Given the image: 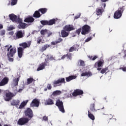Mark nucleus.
Wrapping results in <instances>:
<instances>
[{"instance_id": "nucleus-1", "label": "nucleus", "mask_w": 126, "mask_h": 126, "mask_svg": "<svg viewBox=\"0 0 126 126\" xmlns=\"http://www.w3.org/2000/svg\"><path fill=\"white\" fill-rule=\"evenodd\" d=\"M4 50L7 51V56L8 58L9 62H13V56L16 53V48L15 47H12V45H6L4 46Z\"/></svg>"}, {"instance_id": "nucleus-2", "label": "nucleus", "mask_w": 126, "mask_h": 126, "mask_svg": "<svg viewBox=\"0 0 126 126\" xmlns=\"http://www.w3.org/2000/svg\"><path fill=\"white\" fill-rule=\"evenodd\" d=\"M124 10H125V6H123L122 7L119 8L118 10H117L114 14V18L116 19H119V18H121V17H122L123 12H124Z\"/></svg>"}, {"instance_id": "nucleus-3", "label": "nucleus", "mask_w": 126, "mask_h": 126, "mask_svg": "<svg viewBox=\"0 0 126 126\" xmlns=\"http://www.w3.org/2000/svg\"><path fill=\"white\" fill-rule=\"evenodd\" d=\"M56 105L58 107V109L61 113L64 114L65 111H64V108L63 107V102L60 99H58L56 101Z\"/></svg>"}, {"instance_id": "nucleus-4", "label": "nucleus", "mask_w": 126, "mask_h": 126, "mask_svg": "<svg viewBox=\"0 0 126 126\" xmlns=\"http://www.w3.org/2000/svg\"><path fill=\"white\" fill-rule=\"evenodd\" d=\"M65 79L64 78H59L57 80H55L53 81V85L54 87H57V86H61L62 83H65Z\"/></svg>"}, {"instance_id": "nucleus-5", "label": "nucleus", "mask_w": 126, "mask_h": 126, "mask_svg": "<svg viewBox=\"0 0 126 126\" xmlns=\"http://www.w3.org/2000/svg\"><path fill=\"white\" fill-rule=\"evenodd\" d=\"M91 30V29L90 26L87 25H84L82 27L81 34L82 35H86V34H88V33H89Z\"/></svg>"}, {"instance_id": "nucleus-6", "label": "nucleus", "mask_w": 126, "mask_h": 126, "mask_svg": "<svg viewBox=\"0 0 126 126\" xmlns=\"http://www.w3.org/2000/svg\"><path fill=\"white\" fill-rule=\"evenodd\" d=\"M16 36L12 37V40H16V39H20L24 37V32L22 31H19L16 33Z\"/></svg>"}, {"instance_id": "nucleus-7", "label": "nucleus", "mask_w": 126, "mask_h": 126, "mask_svg": "<svg viewBox=\"0 0 126 126\" xmlns=\"http://www.w3.org/2000/svg\"><path fill=\"white\" fill-rule=\"evenodd\" d=\"M29 121V119L23 117L19 119L17 124L19 126H24V125L27 124Z\"/></svg>"}, {"instance_id": "nucleus-8", "label": "nucleus", "mask_w": 126, "mask_h": 126, "mask_svg": "<svg viewBox=\"0 0 126 126\" xmlns=\"http://www.w3.org/2000/svg\"><path fill=\"white\" fill-rule=\"evenodd\" d=\"M9 17L13 22H21L22 21L21 19L17 18V16L14 14H9Z\"/></svg>"}, {"instance_id": "nucleus-9", "label": "nucleus", "mask_w": 126, "mask_h": 126, "mask_svg": "<svg viewBox=\"0 0 126 126\" xmlns=\"http://www.w3.org/2000/svg\"><path fill=\"white\" fill-rule=\"evenodd\" d=\"M25 115L26 117H28L30 119H32L34 116L33 114V111L30 108H28L25 111Z\"/></svg>"}, {"instance_id": "nucleus-10", "label": "nucleus", "mask_w": 126, "mask_h": 126, "mask_svg": "<svg viewBox=\"0 0 126 126\" xmlns=\"http://www.w3.org/2000/svg\"><path fill=\"white\" fill-rule=\"evenodd\" d=\"M103 7L104 8L106 7V4L105 3H102L101 4V7L97 8L96 10V14L97 15V16L101 15L102 13H103Z\"/></svg>"}, {"instance_id": "nucleus-11", "label": "nucleus", "mask_w": 126, "mask_h": 126, "mask_svg": "<svg viewBox=\"0 0 126 126\" xmlns=\"http://www.w3.org/2000/svg\"><path fill=\"white\" fill-rule=\"evenodd\" d=\"M103 66V62L102 61H98L94 65V67L97 68V70H101L102 67Z\"/></svg>"}, {"instance_id": "nucleus-12", "label": "nucleus", "mask_w": 126, "mask_h": 126, "mask_svg": "<svg viewBox=\"0 0 126 126\" xmlns=\"http://www.w3.org/2000/svg\"><path fill=\"white\" fill-rule=\"evenodd\" d=\"M40 105V101L37 99H34L31 103V107H38Z\"/></svg>"}, {"instance_id": "nucleus-13", "label": "nucleus", "mask_w": 126, "mask_h": 126, "mask_svg": "<svg viewBox=\"0 0 126 126\" xmlns=\"http://www.w3.org/2000/svg\"><path fill=\"white\" fill-rule=\"evenodd\" d=\"M20 104V100L17 99V100H12L11 102V104L12 106H15L17 109H18L19 107V105Z\"/></svg>"}, {"instance_id": "nucleus-14", "label": "nucleus", "mask_w": 126, "mask_h": 126, "mask_svg": "<svg viewBox=\"0 0 126 126\" xmlns=\"http://www.w3.org/2000/svg\"><path fill=\"white\" fill-rule=\"evenodd\" d=\"M31 45V41H28V43L23 42L22 43H20L19 46L20 47H22L23 49H26V48H29Z\"/></svg>"}, {"instance_id": "nucleus-15", "label": "nucleus", "mask_w": 126, "mask_h": 126, "mask_svg": "<svg viewBox=\"0 0 126 126\" xmlns=\"http://www.w3.org/2000/svg\"><path fill=\"white\" fill-rule=\"evenodd\" d=\"M13 96H14L13 95V94L11 93H6L5 94L6 97L5 98V101H10V100H11Z\"/></svg>"}, {"instance_id": "nucleus-16", "label": "nucleus", "mask_w": 126, "mask_h": 126, "mask_svg": "<svg viewBox=\"0 0 126 126\" xmlns=\"http://www.w3.org/2000/svg\"><path fill=\"white\" fill-rule=\"evenodd\" d=\"M19 77L15 78L13 80V82L11 84V87L13 88V87H15V86H17L18 85V82L19 81Z\"/></svg>"}, {"instance_id": "nucleus-17", "label": "nucleus", "mask_w": 126, "mask_h": 126, "mask_svg": "<svg viewBox=\"0 0 126 126\" xmlns=\"http://www.w3.org/2000/svg\"><path fill=\"white\" fill-rule=\"evenodd\" d=\"M83 94V91L81 90H76L73 93L72 95L73 96H76L77 95H82Z\"/></svg>"}, {"instance_id": "nucleus-18", "label": "nucleus", "mask_w": 126, "mask_h": 126, "mask_svg": "<svg viewBox=\"0 0 126 126\" xmlns=\"http://www.w3.org/2000/svg\"><path fill=\"white\" fill-rule=\"evenodd\" d=\"M8 83V78H4L0 82V86H4Z\"/></svg>"}, {"instance_id": "nucleus-19", "label": "nucleus", "mask_w": 126, "mask_h": 126, "mask_svg": "<svg viewBox=\"0 0 126 126\" xmlns=\"http://www.w3.org/2000/svg\"><path fill=\"white\" fill-rule=\"evenodd\" d=\"M45 66H47V63H43L40 64V65L37 69V71H40V70H43V69L45 68Z\"/></svg>"}, {"instance_id": "nucleus-20", "label": "nucleus", "mask_w": 126, "mask_h": 126, "mask_svg": "<svg viewBox=\"0 0 126 126\" xmlns=\"http://www.w3.org/2000/svg\"><path fill=\"white\" fill-rule=\"evenodd\" d=\"M23 55V48L19 47L18 48V56L19 58H22Z\"/></svg>"}, {"instance_id": "nucleus-21", "label": "nucleus", "mask_w": 126, "mask_h": 126, "mask_svg": "<svg viewBox=\"0 0 126 126\" xmlns=\"http://www.w3.org/2000/svg\"><path fill=\"white\" fill-rule=\"evenodd\" d=\"M81 76H87V77H90V76H92V73L90 71H86L83 72L81 75Z\"/></svg>"}, {"instance_id": "nucleus-22", "label": "nucleus", "mask_w": 126, "mask_h": 126, "mask_svg": "<svg viewBox=\"0 0 126 126\" xmlns=\"http://www.w3.org/2000/svg\"><path fill=\"white\" fill-rule=\"evenodd\" d=\"M29 100H26L25 101H23L20 105H19L18 109H22L24 108L25 106H26L27 105V103L29 102Z\"/></svg>"}, {"instance_id": "nucleus-23", "label": "nucleus", "mask_w": 126, "mask_h": 126, "mask_svg": "<svg viewBox=\"0 0 126 126\" xmlns=\"http://www.w3.org/2000/svg\"><path fill=\"white\" fill-rule=\"evenodd\" d=\"M58 20H59V19H58V18H56L48 21V26H51V25H54V24H56V21H58Z\"/></svg>"}, {"instance_id": "nucleus-24", "label": "nucleus", "mask_w": 126, "mask_h": 126, "mask_svg": "<svg viewBox=\"0 0 126 126\" xmlns=\"http://www.w3.org/2000/svg\"><path fill=\"white\" fill-rule=\"evenodd\" d=\"M21 22H18L19 25V28L20 29H24V28H25V27H26V25H27V24L24 23H22V19H21Z\"/></svg>"}, {"instance_id": "nucleus-25", "label": "nucleus", "mask_w": 126, "mask_h": 126, "mask_svg": "<svg viewBox=\"0 0 126 126\" xmlns=\"http://www.w3.org/2000/svg\"><path fill=\"white\" fill-rule=\"evenodd\" d=\"M34 20H35V19H34L32 17H30L26 18L24 20L25 22H28L30 23H32V22H34Z\"/></svg>"}, {"instance_id": "nucleus-26", "label": "nucleus", "mask_w": 126, "mask_h": 126, "mask_svg": "<svg viewBox=\"0 0 126 126\" xmlns=\"http://www.w3.org/2000/svg\"><path fill=\"white\" fill-rule=\"evenodd\" d=\"M66 31L63 30L61 32L62 37L63 38H65V37H67V36H68V33Z\"/></svg>"}, {"instance_id": "nucleus-27", "label": "nucleus", "mask_w": 126, "mask_h": 126, "mask_svg": "<svg viewBox=\"0 0 126 126\" xmlns=\"http://www.w3.org/2000/svg\"><path fill=\"white\" fill-rule=\"evenodd\" d=\"M76 78V76L74 75L69 76L68 77L66 78V81L67 82H69V81L72 80L73 79H75Z\"/></svg>"}, {"instance_id": "nucleus-28", "label": "nucleus", "mask_w": 126, "mask_h": 126, "mask_svg": "<svg viewBox=\"0 0 126 126\" xmlns=\"http://www.w3.org/2000/svg\"><path fill=\"white\" fill-rule=\"evenodd\" d=\"M64 30L67 32L71 31V30H73V28L70 26V25L65 26L64 28Z\"/></svg>"}, {"instance_id": "nucleus-29", "label": "nucleus", "mask_w": 126, "mask_h": 126, "mask_svg": "<svg viewBox=\"0 0 126 126\" xmlns=\"http://www.w3.org/2000/svg\"><path fill=\"white\" fill-rule=\"evenodd\" d=\"M50 45L48 44H45L43 45L41 48H40V52H44V51H46L48 48H50Z\"/></svg>"}, {"instance_id": "nucleus-30", "label": "nucleus", "mask_w": 126, "mask_h": 126, "mask_svg": "<svg viewBox=\"0 0 126 126\" xmlns=\"http://www.w3.org/2000/svg\"><path fill=\"white\" fill-rule=\"evenodd\" d=\"M46 105H54V100L51 98L46 99Z\"/></svg>"}, {"instance_id": "nucleus-31", "label": "nucleus", "mask_w": 126, "mask_h": 126, "mask_svg": "<svg viewBox=\"0 0 126 126\" xmlns=\"http://www.w3.org/2000/svg\"><path fill=\"white\" fill-rule=\"evenodd\" d=\"M33 17L39 18V17H41V14H40V12L39 11H36L33 14Z\"/></svg>"}, {"instance_id": "nucleus-32", "label": "nucleus", "mask_w": 126, "mask_h": 126, "mask_svg": "<svg viewBox=\"0 0 126 126\" xmlns=\"http://www.w3.org/2000/svg\"><path fill=\"white\" fill-rule=\"evenodd\" d=\"M61 94H62V92L59 90L55 91L52 93L53 96H58L61 95Z\"/></svg>"}, {"instance_id": "nucleus-33", "label": "nucleus", "mask_w": 126, "mask_h": 126, "mask_svg": "<svg viewBox=\"0 0 126 126\" xmlns=\"http://www.w3.org/2000/svg\"><path fill=\"white\" fill-rule=\"evenodd\" d=\"M33 81H34V79L32 78H29L27 80L26 85H29V84H31Z\"/></svg>"}, {"instance_id": "nucleus-34", "label": "nucleus", "mask_w": 126, "mask_h": 126, "mask_svg": "<svg viewBox=\"0 0 126 126\" xmlns=\"http://www.w3.org/2000/svg\"><path fill=\"white\" fill-rule=\"evenodd\" d=\"M78 64H79L80 66H84L85 65V62H84L83 60H80L78 62Z\"/></svg>"}, {"instance_id": "nucleus-35", "label": "nucleus", "mask_w": 126, "mask_h": 126, "mask_svg": "<svg viewBox=\"0 0 126 126\" xmlns=\"http://www.w3.org/2000/svg\"><path fill=\"white\" fill-rule=\"evenodd\" d=\"M90 110L92 112H97V110H95V104L93 103L91 104Z\"/></svg>"}, {"instance_id": "nucleus-36", "label": "nucleus", "mask_w": 126, "mask_h": 126, "mask_svg": "<svg viewBox=\"0 0 126 126\" xmlns=\"http://www.w3.org/2000/svg\"><path fill=\"white\" fill-rule=\"evenodd\" d=\"M45 59V62H49V61H53V56L52 55H47Z\"/></svg>"}, {"instance_id": "nucleus-37", "label": "nucleus", "mask_w": 126, "mask_h": 126, "mask_svg": "<svg viewBox=\"0 0 126 126\" xmlns=\"http://www.w3.org/2000/svg\"><path fill=\"white\" fill-rule=\"evenodd\" d=\"M88 117L91 120H92V121H94L95 120V117L93 114L90 113V111H88Z\"/></svg>"}, {"instance_id": "nucleus-38", "label": "nucleus", "mask_w": 126, "mask_h": 126, "mask_svg": "<svg viewBox=\"0 0 126 126\" xmlns=\"http://www.w3.org/2000/svg\"><path fill=\"white\" fill-rule=\"evenodd\" d=\"M40 23L42 24V25H48V21L42 20L40 21Z\"/></svg>"}, {"instance_id": "nucleus-39", "label": "nucleus", "mask_w": 126, "mask_h": 126, "mask_svg": "<svg viewBox=\"0 0 126 126\" xmlns=\"http://www.w3.org/2000/svg\"><path fill=\"white\" fill-rule=\"evenodd\" d=\"M39 10L42 14H45L47 12V8H41Z\"/></svg>"}, {"instance_id": "nucleus-40", "label": "nucleus", "mask_w": 126, "mask_h": 126, "mask_svg": "<svg viewBox=\"0 0 126 126\" xmlns=\"http://www.w3.org/2000/svg\"><path fill=\"white\" fill-rule=\"evenodd\" d=\"M40 33L41 34V35H46V34H48V30H42L40 31Z\"/></svg>"}, {"instance_id": "nucleus-41", "label": "nucleus", "mask_w": 126, "mask_h": 126, "mask_svg": "<svg viewBox=\"0 0 126 126\" xmlns=\"http://www.w3.org/2000/svg\"><path fill=\"white\" fill-rule=\"evenodd\" d=\"M74 51H76V48L74 47V46L71 47L69 50V52H70V53L74 52Z\"/></svg>"}, {"instance_id": "nucleus-42", "label": "nucleus", "mask_w": 126, "mask_h": 126, "mask_svg": "<svg viewBox=\"0 0 126 126\" xmlns=\"http://www.w3.org/2000/svg\"><path fill=\"white\" fill-rule=\"evenodd\" d=\"M88 58L90 59V60H92V61H95L98 57L97 56H94V57L93 56H89Z\"/></svg>"}, {"instance_id": "nucleus-43", "label": "nucleus", "mask_w": 126, "mask_h": 126, "mask_svg": "<svg viewBox=\"0 0 126 126\" xmlns=\"http://www.w3.org/2000/svg\"><path fill=\"white\" fill-rule=\"evenodd\" d=\"M107 70H108V67H106V68L102 69L100 72L102 74H104V73H105V72H106V71H107Z\"/></svg>"}, {"instance_id": "nucleus-44", "label": "nucleus", "mask_w": 126, "mask_h": 126, "mask_svg": "<svg viewBox=\"0 0 126 126\" xmlns=\"http://www.w3.org/2000/svg\"><path fill=\"white\" fill-rule=\"evenodd\" d=\"M11 5H15L17 3V0H11Z\"/></svg>"}, {"instance_id": "nucleus-45", "label": "nucleus", "mask_w": 126, "mask_h": 126, "mask_svg": "<svg viewBox=\"0 0 126 126\" xmlns=\"http://www.w3.org/2000/svg\"><path fill=\"white\" fill-rule=\"evenodd\" d=\"M13 34H14V32H10L8 33V35H9L11 36H9V38H11V39H12V37H14V36H12V35H13Z\"/></svg>"}, {"instance_id": "nucleus-46", "label": "nucleus", "mask_w": 126, "mask_h": 126, "mask_svg": "<svg viewBox=\"0 0 126 126\" xmlns=\"http://www.w3.org/2000/svg\"><path fill=\"white\" fill-rule=\"evenodd\" d=\"M13 29H14V28H13V26H10L7 28L8 31H11V30H13Z\"/></svg>"}, {"instance_id": "nucleus-47", "label": "nucleus", "mask_w": 126, "mask_h": 126, "mask_svg": "<svg viewBox=\"0 0 126 126\" xmlns=\"http://www.w3.org/2000/svg\"><path fill=\"white\" fill-rule=\"evenodd\" d=\"M47 88L48 90H51V89H52V85L51 84H48Z\"/></svg>"}, {"instance_id": "nucleus-48", "label": "nucleus", "mask_w": 126, "mask_h": 126, "mask_svg": "<svg viewBox=\"0 0 126 126\" xmlns=\"http://www.w3.org/2000/svg\"><path fill=\"white\" fill-rule=\"evenodd\" d=\"M81 15V13H79L77 16H75L74 19H78V18L80 17Z\"/></svg>"}, {"instance_id": "nucleus-49", "label": "nucleus", "mask_w": 126, "mask_h": 126, "mask_svg": "<svg viewBox=\"0 0 126 126\" xmlns=\"http://www.w3.org/2000/svg\"><path fill=\"white\" fill-rule=\"evenodd\" d=\"M57 44H58V43H61V42H63V39L62 38H59L58 39V40H56Z\"/></svg>"}, {"instance_id": "nucleus-50", "label": "nucleus", "mask_w": 126, "mask_h": 126, "mask_svg": "<svg viewBox=\"0 0 126 126\" xmlns=\"http://www.w3.org/2000/svg\"><path fill=\"white\" fill-rule=\"evenodd\" d=\"M41 41H42V40L41 39V37H38L37 40V44H40V43H41Z\"/></svg>"}, {"instance_id": "nucleus-51", "label": "nucleus", "mask_w": 126, "mask_h": 126, "mask_svg": "<svg viewBox=\"0 0 126 126\" xmlns=\"http://www.w3.org/2000/svg\"><path fill=\"white\" fill-rule=\"evenodd\" d=\"M66 55V57L67 58V59H69L70 60H71V54H68Z\"/></svg>"}, {"instance_id": "nucleus-52", "label": "nucleus", "mask_w": 126, "mask_h": 126, "mask_svg": "<svg viewBox=\"0 0 126 126\" xmlns=\"http://www.w3.org/2000/svg\"><path fill=\"white\" fill-rule=\"evenodd\" d=\"M80 32H81V29L77 30L76 32V33L78 34V35H79V34H80Z\"/></svg>"}, {"instance_id": "nucleus-53", "label": "nucleus", "mask_w": 126, "mask_h": 126, "mask_svg": "<svg viewBox=\"0 0 126 126\" xmlns=\"http://www.w3.org/2000/svg\"><path fill=\"white\" fill-rule=\"evenodd\" d=\"M91 40H92V37H88V38L86 39L85 42H89V41H91Z\"/></svg>"}, {"instance_id": "nucleus-54", "label": "nucleus", "mask_w": 126, "mask_h": 126, "mask_svg": "<svg viewBox=\"0 0 126 126\" xmlns=\"http://www.w3.org/2000/svg\"><path fill=\"white\" fill-rule=\"evenodd\" d=\"M4 34H5V31H2L0 32V35L1 36H3V35H4Z\"/></svg>"}, {"instance_id": "nucleus-55", "label": "nucleus", "mask_w": 126, "mask_h": 126, "mask_svg": "<svg viewBox=\"0 0 126 126\" xmlns=\"http://www.w3.org/2000/svg\"><path fill=\"white\" fill-rule=\"evenodd\" d=\"M120 69H122V70H123V71L126 72V67H120Z\"/></svg>"}, {"instance_id": "nucleus-56", "label": "nucleus", "mask_w": 126, "mask_h": 126, "mask_svg": "<svg viewBox=\"0 0 126 126\" xmlns=\"http://www.w3.org/2000/svg\"><path fill=\"white\" fill-rule=\"evenodd\" d=\"M43 121H48V117L47 116H44L43 117Z\"/></svg>"}, {"instance_id": "nucleus-57", "label": "nucleus", "mask_w": 126, "mask_h": 126, "mask_svg": "<svg viewBox=\"0 0 126 126\" xmlns=\"http://www.w3.org/2000/svg\"><path fill=\"white\" fill-rule=\"evenodd\" d=\"M56 44H58V42H57V40L51 42L52 45H56Z\"/></svg>"}, {"instance_id": "nucleus-58", "label": "nucleus", "mask_w": 126, "mask_h": 126, "mask_svg": "<svg viewBox=\"0 0 126 126\" xmlns=\"http://www.w3.org/2000/svg\"><path fill=\"white\" fill-rule=\"evenodd\" d=\"M66 58V55H64L62 57L61 60H64Z\"/></svg>"}, {"instance_id": "nucleus-59", "label": "nucleus", "mask_w": 126, "mask_h": 126, "mask_svg": "<svg viewBox=\"0 0 126 126\" xmlns=\"http://www.w3.org/2000/svg\"><path fill=\"white\" fill-rule=\"evenodd\" d=\"M52 34H53V32H48V37H50V36H51V35H52Z\"/></svg>"}, {"instance_id": "nucleus-60", "label": "nucleus", "mask_w": 126, "mask_h": 126, "mask_svg": "<svg viewBox=\"0 0 126 126\" xmlns=\"http://www.w3.org/2000/svg\"><path fill=\"white\" fill-rule=\"evenodd\" d=\"M2 28H3V26H2V25L0 24V29H2Z\"/></svg>"}, {"instance_id": "nucleus-61", "label": "nucleus", "mask_w": 126, "mask_h": 126, "mask_svg": "<svg viewBox=\"0 0 126 126\" xmlns=\"http://www.w3.org/2000/svg\"><path fill=\"white\" fill-rule=\"evenodd\" d=\"M101 1L103 2H106V1H108V0H101Z\"/></svg>"}, {"instance_id": "nucleus-62", "label": "nucleus", "mask_w": 126, "mask_h": 126, "mask_svg": "<svg viewBox=\"0 0 126 126\" xmlns=\"http://www.w3.org/2000/svg\"><path fill=\"white\" fill-rule=\"evenodd\" d=\"M48 91V88H45L44 89V91Z\"/></svg>"}, {"instance_id": "nucleus-63", "label": "nucleus", "mask_w": 126, "mask_h": 126, "mask_svg": "<svg viewBox=\"0 0 126 126\" xmlns=\"http://www.w3.org/2000/svg\"><path fill=\"white\" fill-rule=\"evenodd\" d=\"M20 90H22V89H20V90H19V91H20Z\"/></svg>"}, {"instance_id": "nucleus-64", "label": "nucleus", "mask_w": 126, "mask_h": 126, "mask_svg": "<svg viewBox=\"0 0 126 126\" xmlns=\"http://www.w3.org/2000/svg\"><path fill=\"white\" fill-rule=\"evenodd\" d=\"M0 126H1V124H0Z\"/></svg>"}]
</instances>
